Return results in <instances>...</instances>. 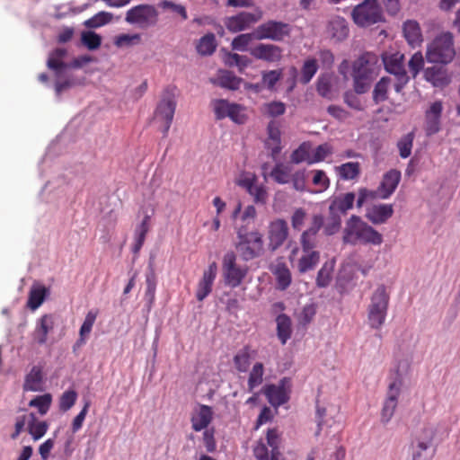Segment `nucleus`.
<instances>
[{"instance_id":"f257e3e1","label":"nucleus","mask_w":460,"mask_h":460,"mask_svg":"<svg viewBox=\"0 0 460 460\" xmlns=\"http://www.w3.org/2000/svg\"><path fill=\"white\" fill-rule=\"evenodd\" d=\"M378 71V57L374 53L366 52L353 62L351 75L357 94H363L370 89Z\"/></svg>"},{"instance_id":"f03ea898","label":"nucleus","mask_w":460,"mask_h":460,"mask_svg":"<svg viewBox=\"0 0 460 460\" xmlns=\"http://www.w3.org/2000/svg\"><path fill=\"white\" fill-rule=\"evenodd\" d=\"M455 56L454 37L449 31L437 36L426 51V59L429 63L447 65L454 59Z\"/></svg>"},{"instance_id":"7ed1b4c3","label":"nucleus","mask_w":460,"mask_h":460,"mask_svg":"<svg viewBox=\"0 0 460 460\" xmlns=\"http://www.w3.org/2000/svg\"><path fill=\"white\" fill-rule=\"evenodd\" d=\"M390 295L385 285H379L370 297L367 320L371 328L380 329L385 322Z\"/></svg>"},{"instance_id":"20e7f679","label":"nucleus","mask_w":460,"mask_h":460,"mask_svg":"<svg viewBox=\"0 0 460 460\" xmlns=\"http://www.w3.org/2000/svg\"><path fill=\"white\" fill-rule=\"evenodd\" d=\"M351 16L353 22L359 27H368L384 20L378 0L363 1L353 8Z\"/></svg>"},{"instance_id":"39448f33","label":"nucleus","mask_w":460,"mask_h":460,"mask_svg":"<svg viewBox=\"0 0 460 460\" xmlns=\"http://www.w3.org/2000/svg\"><path fill=\"white\" fill-rule=\"evenodd\" d=\"M436 428L432 425L424 426L412 442V460H431L436 448L433 441L436 436Z\"/></svg>"},{"instance_id":"423d86ee","label":"nucleus","mask_w":460,"mask_h":460,"mask_svg":"<svg viewBox=\"0 0 460 460\" xmlns=\"http://www.w3.org/2000/svg\"><path fill=\"white\" fill-rule=\"evenodd\" d=\"M176 109L174 89L167 87L155 111V119L160 122L164 137H167Z\"/></svg>"},{"instance_id":"0eeeda50","label":"nucleus","mask_w":460,"mask_h":460,"mask_svg":"<svg viewBox=\"0 0 460 460\" xmlns=\"http://www.w3.org/2000/svg\"><path fill=\"white\" fill-rule=\"evenodd\" d=\"M383 62L386 72L394 75V89L401 93L410 81L404 67V55L400 52L385 53L383 56Z\"/></svg>"},{"instance_id":"6e6552de","label":"nucleus","mask_w":460,"mask_h":460,"mask_svg":"<svg viewBox=\"0 0 460 460\" xmlns=\"http://www.w3.org/2000/svg\"><path fill=\"white\" fill-rule=\"evenodd\" d=\"M159 12L155 5L142 4L128 9L126 13L125 21L141 29H147L157 24Z\"/></svg>"},{"instance_id":"1a4fd4ad","label":"nucleus","mask_w":460,"mask_h":460,"mask_svg":"<svg viewBox=\"0 0 460 460\" xmlns=\"http://www.w3.org/2000/svg\"><path fill=\"white\" fill-rule=\"evenodd\" d=\"M280 444L281 438L279 430L276 428L269 429L266 433V443L261 439L253 448L255 458L257 460H279Z\"/></svg>"},{"instance_id":"9d476101","label":"nucleus","mask_w":460,"mask_h":460,"mask_svg":"<svg viewBox=\"0 0 460 460\" xmlns=\"http://www.w3.org/2000/svg\"><path fill=\"white\" fill-rule=\"evenodd\" d=\"M248 272L246 266L236 262V255L233 252H226L223 257L222 273L225 284L233 288L239 287Z\"/></svg>"},{"instance_id":"9b49d317","label":"nucleus","mask_w":460,"mask_h":460,"mask_svg":"<svg viewBox=\"0 0 460 460\" xmlns=\"http://www.w3.org/2000/svg\"><path fill=\"white\" fill-rule=\"evenodd\" d=\"M291 27L288 23L277 21H268L255 29V40H271L281 41L284 38L289 36Z\"/></svg>"},{"instance_id":"f8f14e48","label":"nucleus","mask_w":460,"mask_h":460,"mask_svg":"<svg viewBox=\"0 0 460 460\" xmlns=\"http://www.w3.org/2000/svg\"><path fill=\"white\" fill-rule=\"evenodd\" d=\"M240 241L237 250L245 261L260 255L262 251V240L260 232H239Z\"/></svg>"},{"instance_id":"ddd939ff","label":"nucleus","mask_w":460,"mask_h":460,"mask_svg":"<svg viewBox=\"0 0 460 460\" xmlns=\"http://www.w3.org/2000/svg\"><path fill=\"white\" fill-rule=\"evenodd\" d=\"M261 18L262 12L261 10H256L254 13L240 12L236 15L227 17L225 25L230 32L236 33L249 29Z\"/></svg>"},{"instance_id":"4468645a","label":"nucleus","mask_w":460,"mask_h":460,"mask_svg":"<svg viewBox=\"0 0 460 460\" xmlns=\"http://www.w3.org/2000/svg\"><path fill=\"white\" fill-rule=\"evenodd\" d=\"M263 394L274 407L286 403L289 400V380L283 378L278 385H266Z\"/></svg>"},{"instance_id":"2eb2a0df","label":"nucleus","mask_w":460,"mask_h":460,"mask_svg":"<svg viewBox=\"0 0 460 460\" xmlns=\"http://www.w3.org/2000/svg\"><path fill=\"white\" fill-rule=\"evenodd\" d=\"M401 382L396 380L388 386L386 398L381 411V421L385 424L388 423L394 416L401 394Z\"/></svg>"},{"instance_id":"dca6fc26","label":"nucleus","mask_w":460,"mask_h":460,"mask_svg":"<svg viewBox=\"0 0 460 460\" xmlns=\"http://www.w3.org/2000/svg\"><path fill=\"white\" fill-rule=\"evenodd\" d=\"M423 70L424 79L430 83L434 87L443 88L450 83V75L445 65L440 63H432Z\"/></svg>"},{"instance_id":"f3484780","label":"nucleus","mask_w":460,"mask_h":460,"mask_svg":"<svg viewBox=\"0 0 460 460\" xmlns=\"http://www.w3.org/2000/svg\"><path fill=\"white\" fill-rule=\"evenodd\" d=\"M443 102L435 101L430 103L425 111V131L428 136H432L440 130Z\"/></svg>"},{"instance_id":"a211bd4d","label":"nucleus","mask_w":460,"mask_h":460,"mask_svg":"<svg viewBox=\"0 0 460 460\" xmlns=\"http://www.w3.org/2000/svg\"><path fill=\"white\" fill-rule=\"evenodd\" d=\"M355 194L353 192H347L337 197L330 205V213L333 216L332 226L331 230H335L341 226V219L334 215V211L338 210L345 214L349 209L352 208L355 201Z\"/></svg>"},{"instance_id":"6ab92c4d","label":"nucleus","mask_w":460,"mask_h":460,"mask_svg":"<svg viewBox=\"0 0 460 460\" xmlns=\"http://www.w3.org/2000/svg\"><path fill=\"white\" fill-rule=\"evenodd\" d=\"M217 273V265L213 261L208 265V269L204 270L203 276L199 281L196 292V297L199 301L204 300L211 293Z\"/></svg>"},{"instance_id":"aec40b11","label":"nucleus","mask_w":460,"mask_h":460,"mask_svg":"<svg viewBox=\"0 0 460 460\" xmlns=\"http://www.w3.org/2000/svg\"><path fill=\"white\" fill-rule=\"evenodd\" d=\"M349 29L347 21L341 16L332 17L326 27L327 36L335 42L345 40L349 36Z\"/></svg>"},{"instance_id":"412c9836","label":"nucleus","mask_w":460,"mask_h":460,"mask_svg":"<svg viewBox=\"0 0 460 460\" xmlns=\"http://www.w3.org/2000/svg\"><path fill=\"white\" fill-rule=\"evenodd\" d=\"M251 55L256 59L269 63L279 62L282 58V49L273 44L260 43L251 49Z\"/></svg>"},{"instance_id":"4be33fe9","label":"nucleus","mask_w":460,"mask_h":460,"mask_svg":"<svg viewBox=\"0 0 460 460\" xmlns=\"http://www.w3.org/2000/svg\"><path fill=\"white\" fill-rule=\"evenodd\" d=\"M54 329V319L49 314L42 315L31 333L32 342L42 346L46 344L48 341V335Z\"/></svg>"},{"instance_id":"5701e85b","label":"nucleus","mask_w":460,"mask_h":460,"mask_svg":"<svg viewBox=\"0 0 460 460\" xmlns=\"http://www.w3.org/2000/svg\"><path fill=\"white\" fill-rule=\"evenodd\" d=\"M343 241L354 245L368 243L377 245L383 242V238L379 232H345Z\"/></svg>"},{"instance_id":"b1692460","label":"nucleus","mask_w":460,"mask_h":460,"mask_svg":"<svg viewBox=\"0 0 460 460\" xmlns=\"http://www.w3.org/2000/svg\"><path fill=\"white\" fill-rule=\"evenodd\" d=\"M400 181V171L396 169H391L385 172L377 189L379 197L382 199H388L396 190Z\"/></svg>"},{"instance_id":"393cba45","label":"nucleus","mask_w":460,"mask_h":460,"mask_svg":"<svg viewBox=\"0 0 460 460\" xmlns=\"http://www.w3.org/2000/svg\"><path fill=\"white\" fill-rule=\"evenodd\" d=\"M257 352L250 345H245L240 349L233 358L234 368L240 373L248 371L252 359L255 358Z\"/></svg>"},{"instance_id":"a878e982","label":"nucleus","mask_w":460,"mask_h":460,"mask_svg":"<svg viewBox=\"0 0 460 460\" xmlns=\"http://www.w3.org/2000/svg\"><path fill=\"white\" fill-rule=\"evenodd\" d=\"M213 419V411L210 406L201 404L191 417V426L195 431H200L210 424Z\"/></svg>"},{"instance_id":"bb28decb","label":"nucleus","mask_w":460,"mask_h":460,"mask_svg":"<svg viewBox=\"0 0 460 460\" xmlns=\"http://www.w3.org/2000/svg\"><path fill=\"white\" fill-rule=\"evenodd\" d=\"M24 391L40 392L43 390V374L40 366H33L31 371L26 375Z\"/></svg>"},{"instance_id":"cd10ccee","label":"nucleus","mask_w":460,"mask_h":460,"mask_svg":"<svg viewBox=\"0 0 460 460\" xmlns=\"http://www.w3.org/2000/svg\"><path fill=\"white\" fill-rule=\"evenodd\" d=\"M334 171L340 180L354 181L357 180L360 173L361 168L358 162H348L339 166H335Z\"/></svg>"},{"instance_id":"c85d7f7f","label":"nucleus","mask_w":460,"mask_h":460,"mask_svg":"<svg viewBox=\"0 0 460 460\" xmlns=\"http://www.w3.org/2000/svg\"><path fill=\"white\" fill-rule=\"evenodd\" d=\"M403 35L411 47L420 45L423 40L419 23L416 21L408 20L403 23Z\"/></svg>"},{"instance_id":"c756f323","label":"nucleus","mask_w":460,"mask_h":460,"mask_svg":"<svg viewBox=\"0 0 460 460\" xmlns=\"http://www.w3.org/2000/svg\"><path fill=\"white\" fill-rule=\"evenodd\" d=\"M394 209L392 205L382 204L373 206L367 211L368 219L374 224L385 223L393 215Z\"/></svg>"},{"instance_id":"7c9ffc66","label":"nucleus","mask_w":460,"mask_h":460,"mask_svg":"<svg viewBox=\"0 0 460 460\" xmlns=\"http://www.w3.org/2000/svg\"><path fill=\"white\" fill-rule=\"evenodd\" d=\"M276 279V287L279 290H286L291 284V271L285 263H278L272 270Z\"/></svg>"},{"instance_id":"2f4dec72","label":"nucleus","mask_w":460,"mask_h":460,"mask_svg":"<svg viewBox=\"0 0 460 460\" xmlns=\"http://www.w3.org/2000/svg\"><path fill=\"white\" fill-rule=\"evenodd\" d=\"M394 79L389 76L382 77L375 85L373 90V101L376 104L383 102L388 99V90L394 85Z\"/></svg>"},{"instance_id":"473e14b6","label":"nucleus","mask_w":460,"mask_h":460,"mask_svg":"<svg viewBox=\"0 0 460 460\" xmlns=\"http://www.w3.org/2000/svg\"><path fill=\"white\" fill-rule=\"evenodd\" d=\"M49 290L42 285H33L29 292L27 306L31 310H36L44 302Z\"/></svg>"},{"instance_id":"72a5a7b5","label":"nucleus","mask_w":460,"mask_h":460,"mask_svg":"<svg viewBox=\"0 0 460 460\" xmlns=\"http://www.w3.org/2000/svg\"><path fill=\"white\" fill-rule=\"evenodd\" d=\"M276 323L278 338L284 345L287 343L288 340L290 339L292 334L291 319L287 314H281L278 315Z\"/></svg>"},{"instance_id":"f704fd0d","label":"nucleus","mask_w":460,"mask_h":460,"mask_svg":"<svg viewBox=\"0 0 460 460\" xmlns=\"http://www.w3.org/2000/svg\"><path fill=\"white\" fill-rule=\"evenodd\" d=\"M66 55V49L58 48L53 50L49 57L47 66L49 69L55 71L57 75H59L62 69L67 66L63 61Z\"/></svg>"},{"instance_id":"c9c22d12","label":"nucleus","mask_w":460,"mask_h":460,"mask_svg":"<svg viewBox=\"0 0 460 460\" xmlns=\"http://www.w3.org/2000/svg\"><path fill=\"white\" fill-rule=\"evenodd\" d=\"M320 261L319 252H304L297 262V269L300 273H305L312 270Z\"/></svg>"},{"instance_id":"e433bc0d","label":"nucleus","mask_w":460,"mask_h":460,"mask_svg":"<svg viewBox=\"0 0 460 460\" xmlns=\"http://www.w3.org/2000/svg\"><path fill=\"white\" fill-rule=\"evenodd\" d=\"M335 260L332 259L323 263L322 268L317 273L316 285L319 288H326L330 285L332 279V273L334 270Z\"/></svg>"},{"instance_id":"4c0bfd02","label":"nucleus","mask_w":460,"mask_h":460,"mask_svg":"<svg viewBox=\"0 0 460 460\" xmlns=\"http://www.w3.org/2000/svg\"><path fill=\"white\" fill-rule=\"evenodd\" d=\"M264 366L261 362H256L248 376V392H252L256 387L261 385L263 382Z\"/></svg>"},{"instance_id":"58836bf2","label":"nucleus","mask_w":460,"mask_h":460,"mask_svg":"<svg viewBox=\"0 0 460 460\" xmlns=\"http://www.w3.org/2000/svg\"><path fill=\"white\" fill-rule=\"evenodd\" d=\"M242 81V78L237 77L233 72L228 70L220 71L217 78L218 85L229 90H237Z\"/></svg>"},{"instance_id":"ea45409f","label":"nucleus","mask_w":460,"mask_h":460,"mask_svg":"<svg viewBox=\"0 0 460 460\" xmlns=\"http://www.w3.org/2000/svg\"><path fill=\"white\" fill-rule=\"evenodd\" d=\"M49 425L46 421H38L33 412L30 413V425L28 431L34 440H39L47 432Z\"/></svg>"},{"instance_id":"a19ab883","label":"nucleus","mask_w":460,"mask_h":460,"mask_svg":"<svg viewBox=\"0 0 460 460\" xmlns=\"http://www.w3.org/2000/svg\"><path fill=\"white\" fill-rule=\"evenodd\" d=\"M217 48L216 37L213 33H208L200 38L196 49L199 54L208 56L215 52Z\"/></svg>"},{"instance_id":"79ce46f5","label":"nucleus","mask_w":460,"mask_h":460,"mask_svg":"<svg viewBox=\"0 0 460 460\" xmlns=\"http://www.w3.org/2000/svg\"><path fill=\"white\" fill-rule=\"evenodd\" d=\"M318 71V64L316 59L308 58L304 62L301 69V76L299 82L302 84H307Z\"/></svg>"},{"instance_id":"37998d69","label":"nucleus","mask_w":460,"mask_h":460,"mask_svg":"<svg viewBox=\"0 0 460 460\" xmlns=\"http://www.w3.org/2000/svg\"><path fill=\"white\" fill-rule=\"evenodd\" d=\"M318 232H303L300 243L303 252H316L314 249L319 246L320 239Z\"/></svg>"},{"instance_id":"c03bdc74","label":"nucleus","mask_w":460,"mask_h":460,"mask_svg":"<svg viewBox=\"0 0 460 460\" xmlns=\"http://www.w3.org/2000/svg\"><path fill=\"white\" fill-rule=\"evenodd\" d=\"M225 64L228 66H237L240 73L251 64V60L246 56H242L237 53H227L225 58Z\"/></svg>"},{"instance_id":"a18cd8bd","label":"nucleus","mask_w":460,"mask_h":460,"mask_svg":"<svg viewBox=\"0 0 460 460\" xmlns=\"http://www.w3.org/2000/svg\"><path fill=\"white\" fill-rule=\"evenodd\" d=\"M98 315V310H90L84 320V323L80 328L79 335L80 341L84 343L85 337L90 334L92 328L95 323V320Z\"/></svg>"},{"instance_id":"49530a36","label":"nucleus","mask_w":460,"mask_h":460,"mask_svg":"<svg viewBox=\"0 0 460 460\" xmlns=\"http://www.w3.org/2000/svg\"><path fill=\"white\" fill-rule=\"evenodd\" d=\"M270 176L276 182L285 184L291 179V170L288 166L279 164L272 169Z\"/></svg>"},{"instance_id":"de8ad7c7","label":"nucleus","mask_w":460,"mask_h":460,"mask_svg":"<svg viewBox=\"0 0 460 460\" xmlns=\"http://www.w3.org/2000/svg\"><path fill=\"white\" fill-rule=\"evenodd\" d=\"M112 17L113 15L111 13L101 11L85 21L84 24L88 28H98L111 22Z\"/></svg>"},{"instance_id":"09e8293b","label":"nucleus","mask_w":460,"mask_h":460,"mask_svg":"<svg viewBox=\"0 0 460 460\" xmlns=\"http://www.w3.org/2000/svg\"><path fill=\"white\" fill-rule=\"evenodd\" d=\"M52 402V396L50 394H45L43 395H38L30 401L29 405L38 409L41 415H44L49 410Z\"/></svg>"},{"instance_id":"8fccbe9b","label":"nucleus","mask_w":460,"mask_h":460,"mask_svg":"<svg viewBox=\"0 0 460 460\" xmlns=\"http://www.w3.org/2000/svg\"><path fill=\"white\" fill-rule=\"evenodd\" d=\"M141 42V35L139 33L126 34L122 33L115 37L114 45L118 48L131 47L138 45Z\"/></svg>"},{"instance_id":"3c124183","label":"nucleus","mask_w":460,"mask_h":460,"mask_svg":"<svg viewBox=\"0 0 460 460\" xmlns=\"http://www.w3.org/2000/svg\"><path fill=\"white\" fill-rule=\"evenodd\" d=\"M254 39L255 31L252 33L239 34L232 40L231 47L234 50L245 51Z\"/></svg>"},{"instance_id":"603ef678","label":"nucleus","mask_w":460,"mask_h":460,"mask_svg":"<svg viewBox=\"0 0 460 460\" xmlns=\"http://www.w3.org/2000/svg\"><path fill=\"white\" fill-rule=\"evenodd\" d=\"M286 104L279 101H273L263 104L262 111L270 118H276L286 112Z\"/></svg>"},{"instance_id":"864d4df0","label":"nucleus","mask_w":460,"mask_h":460,"mask_svg":"<svg viewBox=\"0 0 460 460\" xmlns=\"http://www.w3.org/2000/svg\"><path fill=\"white\" fill-rule=\"evenodd\" d=\"M414 134L412 132L403 136L397 143L400 156L402 158H407L411 154V148L413 146Z\"/></svg>"},{"instance_id":"5fc2aeb1","label":"nucleus","mask_w":460,"mask_h":460,"mask_svg":"<svg viewBox=\"0 0 460 460\" xmlns=\"http://www.w3.org/2000/svg\"><path fill=\"white\" fill-rule=\"evenodd\" d=\"M311 159L310 144L304 142L291 155V161L295 164L307 162Z\"/></svg>"},{"instance_id":"6e6d98bb","label":"nucleus","mask_w":460,"mask_h":460,"mask_svg":"<svg viewBox=\"0 0 460 460\" xmlns=\"http://www.w3.org/2000/svg\"><path fill=\"white\" fill-rule=\"evenodd\" d=\"M267 132H268V144L271 142L275 146L274 150L276 151L279 150V145H280V129L279 126L277 121L270 120L267 127Z\"/></svg>"},{"instance_id":"4d7b16f0","label":"nucleus","mask_w":460,"mask_h":460,"mask_svg":"<svg viewBox=\"0 0 460 460\" xmlns=\"http://www.w3.org/2000/svg\"><path fill=\"white\" fill-rule=\"evenodd\" d=\"M333 152L332 146L328 143L319 145L313 152L309 164H315L323 161Z\"/></svg>"},{"instance_id":"13d9d810","label":"nucleus","mask_w":460,"mask_h":460,"mask_svg":"<svg viewBox=\"0 0 460 460\" xmlns=\"http://www.w3.org/2000/svg\"><path fill=\"white\" fill-rule=\"evenodd\" d=\"M282 75V69L262 72L261 82L269 90H272L276 84L281 79Z\"/></svg>"},{"instance_id":"bf43d9fd","label":"nucleus","mask_w":460,"mask_h":460,"mask_svg":"<svg viewBox=\"0 0 460 460\" xmlns=\"http://www.w3.org/2000/svg\"><path fill=\"white\" fill-rule=\"evenodd\" d=\"M312 173L314 174L312 182L318 189V191H324L330 187V179L324 171L314 170Z\"/></svg>"},{"instance_id":"052dcab7","label":"nucleus","mask_w":460,"mask_h":460,"mask_svg":"<svg viewBox=\"0 0 460 460\" xmlns=\"http://www.w3.org/2000/svg\"><path fill=\"white\" fill-rule=\"evenodd\" d=\"M410 73L413 78H416L419 73L424 70V58L421 52L414 53L408 62Z\"/></svg>"},{"instance_id":"680f3d73","label":"nucleus","mask_w":460,"mask_h":460,"mask_svg":"<svg viewBox=\"0 0 460 460\" xmlns=\"http://www.w3.org/2000/svg\"><path fill=\"white\" fill-rule=\"evenodd\" d=\"M212 105L217 119H223L227 118L233 103L226 100L219 99L213 101Z\"/></svg>"},{"instance_id":"e2e57ef3","label":"nucleus","mask_w":460,"mask_h":460,"mask_svg":"<svg viewBox=\"0 0 460 460\" xmlns=\"http://www.w3.org/2000/svg\"><path fill=\"white\" fill-rule=\"evenodd\" d=\"M77 394L75 390H68L62 394L59 399V409L62 411H67L75 403Z\"/></svg>"},{"instance_id":"0e129e2a","label":"nucleus","mask_w":460,"mask_h":460,"mask_svg":"<svg viewBox=\"0 0 460 460\" xmlns=\"http://www.w3.org/2000/svg\"><path fill=\"white\" fill-rule=\"evenodd\" d=\"M82 42L90 50L97 49L102 44V38L93 31H85L82 33Z\"/></svg>"},{"instance_id":"69168bd1","label":"nucleus","mask_w":460,"mask_h":460,"mask_svg":"<svg viewBox=\"0 0 460 460\" xmlns=\"http://www.w3.org/2000/svg\"><path fill=\"white\" fill-rule=\"evenodd\" d=\"M146 296L148 297L150 301H153L155 298V288H156V277L155 270L152 265H149V271L146 276Z\"/></svg>"},{"instance_id":"338daca9","label":"nucleus","mask_w":460,"mask_h":460,"mask_svg":"<svg viewBox=\"0 0 460 460\" xmlns=\"http://www.w3.org/2000/svg\"><path fill=\"white\" fill-rule=\"evenodd\" d=\"M316 314V307L314 305L310 304L303 307L302 311L297 316L298 322L301 325H308Z\"/></svg>"},{"instance_id":"774afa93","label":"nucleus","mask_w":460,"mask_h":460,"mask_svg":"<svg viewBox=\"0 0 460 460\" xmlns=\"http://www.w3.org/2000/svg\"><path fill=\"white\" fill-rule=\"evenodd\" d=\"M245 109L243 106L233 103L227 118L237 124H243L247 119V116L244 112Z\"/></svg>"}]
</instances>
